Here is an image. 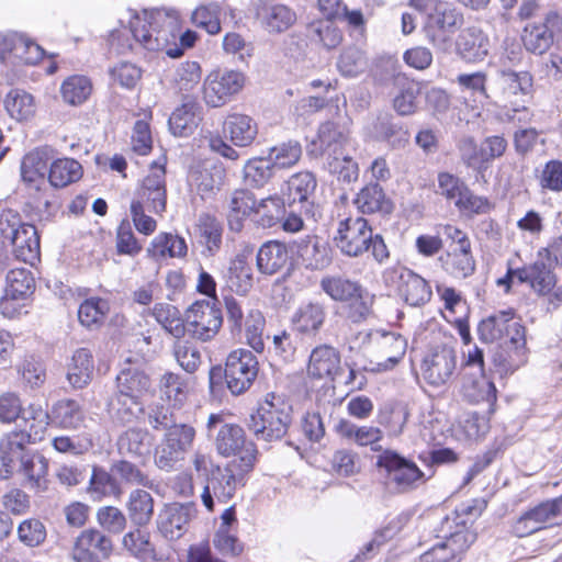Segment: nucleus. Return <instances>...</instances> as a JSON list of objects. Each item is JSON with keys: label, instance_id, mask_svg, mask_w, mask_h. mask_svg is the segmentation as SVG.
I'll list each match as a JSON object with an SVG mask.
<instances>
[{"label": "nucleus", "instance_id": "obj_41", "mask_svg": "<svg viewBox=\"0 0 562 562\" xmlns=\"http://www.w3.org/2000/svg\"><path fill=\"white\" fill-rule=\"evenodd\" d=\"M149 376L136 368L123 369L116 376V391L114 393L133 396L140 400L150 390Z\"/></svg>", "mask_w": 562, "mask_h": 562}, {"label": "nucleus", "instance_id": "obj_15", "mask_svg": "<svg viewBox=\"0 0 562 562\" xmlns=\"http://www.w3.org/2000/svg\"><path fill=\"white\" fill-rule=\"evenodd\" d=\"M245 85V76L236 70L210 72L203 82V100L212 108L226 104Z\"/></svg>", "mask_w": 562, "mask_h": 562}, {"label": "nucleus", "instance_id": "obj_4", "mask_svg": "<svg viewBox=\"0 0 562 562\" xmlns=\"http://www.w3.org/2000/svg\"><path fill=\"white\" fill-rule=\"evenodd\" d=\"M254 468L246 459L231 460L224 467L216 465L212 475L206 477L201 494L205 508L213 512L214 498L220 503H227L235 495L237 487L246 484V479Z\"/></svg>", "mask_w": 562, "mask_h": 562}, {"label": "nucleus", "instance_id": "obj_61", "mask_svg": "<svg viewBox=\"0 0 562 562\" xmlns=\"http://www.w3.org/2000/svg\"><path fill=\"white\" fill-rule=\"evenodd\" d=\"M368 67L366 53L357 46L344 48L337 60V68L345 77H357Z\"/></svg>", "mask_w": 562, "mask_h": 562}, {"label": "nucleus", "instance_id": "obj_40", "mask_svg": "<svg viewBox=\"0 0 562 562\" xmlns=\"http://www.w3.org/2000/svg\"><path fill=\"white\" fill-rule=\"evenodd\" d=\"M289 251L283 243L271 240L263 244L257 254V267L265 274L272 276L285 267Z\"/></svg>", "mask_w": 562, "mask_h": 562}, {"label": "nucleus", "instance_id": "obj_10", "mask_svg": "<svg viewBox=\"0 0 562 562\" xmlns=\"http://www.w3.org/2000/svg\"><path fill=\"white\" fill-rule=\"evenodd\" d=\"M372 227L362 216H348L339 221L334 237L336 247L349 258H359L370 250Z\"/></svg>", "mask_w": 562, "mask_h": 562}, {"label": "nucleus", "instance_id": "obj_58", "mask_svg": "<svg viewBox=\"0 0 562 562\" xmlns=\"http://www.w3.org/2000/svg\"><path fill=\"white\" fill-rule=\"evenodd\" d=\"M510 315L513 310L502 311L481 321L477 327L480 339L487 344L504 339Z\"/></svg>", "mask_w": 562, "mask_h": 562}, {"label": "nucleus", "instance_id": "obj_47", "mask_svg": "<svg viewBox=\"0 0 562 562\" xmlns=\"http://www.w3.org/2000/svg\"><path fill=\"white\" fill-rule=\"evenodd\" d=\"M442 269L457 279H464L475 270V260L471 249H452L439 257Z\"/></svg>", "mask_w": 562, "mask_h": 562}, {"label": "nucleus", "instance_id": "obj_34", "mask_svg": "<svg viewBox=\"0 0 562 562\" xmlns=\"http://www.w3.org/2000/svg\"><path fill=\"white\" fill-rule=\"evenodd\" d=\"M201 106L192 99L184 100L181 105L171 113L168 125L175 136L187 137L196 130Z\"/></svg>", "mask_w": 562, "mask_h": 562}, {"label": "nucleus", "instance_id": "obj_19", "mask_svg": "<svg viewBox=\"0 0 562 562\" xmlns=\"http://www.w3.org/2000/svg\"><path fill=\"white\" fill-rule=\"evenodd\" d=\"M256 19L260 26L271 35L282 34L297 21V14L291 7L273 0H259Z\"/></svg>", "mask_w": 562, "mask_h": 562}, {"label": "nucleus", "instance_id": "obj_17", "mask_svg": "<svg viewBox=\"0 0 562 562\" xmlns=\"http://www.w3.org/2000/svg\"><path fill=\"white\" fill-rule=\"evenodd\" d=\"M112 551L113 541L104 531L87 528L75 539L70 557L74 562H102Z\"/></svg>", "mask_w": 562, "mask_h": 562}, {"label": "nucleus", "instance_id": "obj_60", "mask_svg": "<svg viewBox=\"0 0 562 562\" xmlns=\"http://www.w3.org/2000/svg\"><path fill=\"white\" fill-rule=\"evenodd\" d=\"M307 31L313 41H317L327 49L337 47L342 41V33L331 19L312 22Z\"/></svg>", "mask_w": 562, "mask_h": 562}, {"label": "nucleus", "instance_id": "obj_50", "mask_svg": "<svg viewBox=\"0 0 562 562\" xmlns=\"http://www.w3.org/2000/svg\"><path fill=\"white\" fill-rule=\"evenodd\" d=\"M325 310L319 303H307L297 308L292 316L294 328L302 334H315L325 321Z\"/></svg>", "mask_w": 562, "mask_h": 562}, {"label": "nucleus", "instance_id": "obj_55", "mask_svg": "<svg viewBox=\"0 0 562 562\" xmlns=\"http://www.w3.org/2000/svg\"><path fill=\"white\" fill-rule=\"evenodd\" d=\"M285 202L278 196H269L256 202V222L262 227H272L284 218Z\"/></svg>", "mask_w": 562, "mask_h": 562}, {"label": "nucleus", "instance_id": "obj_27", "mask_svg": "<svg viewBox=\"0 0 562 562\" xmlns=\"http://www.w3.org/2000/svg\"><path fill=\"white\" fill-rule=\"evenodd\" d=\"M547 261L539 258L530 265L517 268L518 282L528 283L539 295H547L555 285V276Z\"/></svg>", "mask_w": 562, "mask_h": 562}, {"label": "nucleus", "instance_id": "obj_12", "mask_svg": "<svg viewBox=\"0 0 562 562\" xmlns=\"http://www.w3.org/2000/svg\"><path fill=\"white\" fill-rule=\"evenodd\" d=\"M214 445L217 453L228 458L234 456L233 460L246 459L250 465L255 467L258 456V449L254 441L247 440L245 430L236 424H223L215 438Z\"/></svg>", "mask_w": 562, "mask_h": 562}, {"label": "nucleus", "instance_id": "obj_13", "mask_svg": "<svg viewBox=\"0 0 562 562\" xmlns=\"http://www.w3.org/2000/svg\"><path fill=\"white\" fill-rule=\"evenodd\" d=\"M186 322L191 337L209 341L222 327L223 315L221 310L211 302L196 301L187 310Z\"/></svg>", "mask_w": 562, "mask_h": 562}, {"label": "nucleus", "instance_id": "obj_54", "mask_svg": "<svg viewBox=\"0 0 562 562\" xmlns=\"http://www.w3.org/2000/svg\"><path fill=\"white\" fill-rule=\"evenodd\" d=\"M82 176V167L75 159L64 158L54 161L49 169L48 181L55 188H64Z\"/></svg>", "mask_w": 562, "mask_h": 562}, {"label": "nucleus", "instance_id": "obj_49", "mask_svg": "<svg viewBox=\"0 0 562 562\" xmlns=\"http://www.w3.org/2000/svg\"><path fill=\"white\" fill-rule=\"evenodd\" d=\"M458 52L467 61L482 60L488 53V40L480 30L468 29L459 37Z\"/></svg>", "mask_w": 562, "mask_h": 562}, {"label": "nucleus", "instance_id": "obj_62", "mask_svg": "<svg viewBox=\"0 0 562 562\" xmlns=\"http://www.w3.org/2000/svg\"><path fill=\"white\" fill-rule=\"evenodd\" d=\"M302 156V147L296 140L273 146L268 151V159L273 168L286 169L296 165Z\"/></svg>", "mask_w": 562, "mask_h": 562}, {"label": "nucleus", "instance_id": "obj_29", "mask_svg": "<svg viewBox=\"0 0 562 562\" xmlns=\"http://www.w3.org/2000/svg\"><path fill=\"white\" fill-rule=\"evenodd\" d=\"M106 413L114 424L124 426L139 420L145 407L142 400L113 393L106 402Z\"/></svg>", "mask_w": 562, "mask_h": 562}, {"label": "nucleus", "instance_id": "obj_22", "mask_svg": "<svg viewBox=\"0 0 562 562\" xmlns=\"http://www.w3.org/2000/svg\"><path fill=\"white\" fill-rule=\"evenodd\" d=\"M386 274L396 277L401 281L400 293L411 306H422L430 300V285L424 278L411 269L397 266L387 270Z\"/></svg>", "mask_w": 562, "mask_h": 562}, {"label": "nucleus", "instance_id": "obj_5", "mask_svg": "<svg viewBox=\"0 0 562 562\" xmlns=\"http://www.w3.org/2000/svg\"><path fill=\"white\" fill-rule=\"evenodd\" d=\"M406 348V339L397 333L369 331L362 341L363 356L368 360L363 369L375 373L392 370L404 357Z\"/></svg>", "mask_w": 562, "mask_h": 562}, {"label": "nucleus", "instance_id": "obj_52", "mask_svg": "<svg viewBox=\"0 0 562 562\" xmlns=\"http://www.w3.org/2000/svg\"><path fill=\"white\" fill-rule=\"evenodd\" d=\"M93 501H101L106 496L119 497L122 493L117 481L104 469L94 467L87 488Z\"/></svg>", "mask_w": 562, "mask_h": 562}, {"label": "nucleus", "instance_id": "obj_63", "mask_svg": "<svg viewBox=\"0 0 562 562\" xmlns=\"http://www.w3.org/2000/svg\"><path fill=\"white\" fill-rule=\"evenodd\" d=\"M325 168L329 173L336 176L338 181L349 184L358 180V164L348 155L341 153L337 156L325 157Z\"/></svg>", "mask_w": 562, "mask_h": 562}, {"label": "nucleus", "instance_id": "obj_30", "mask_svg": "<svg viewBox=\"0 0 562 562\" xmlns=\"http://www.w3.org/2000/svg\"><path fill=\"white\" fill-rule=\"evenodd\" d=\"M554 519L552 509L546 501L521 514L512 525V532L524 538L542 530Z\"/></svg>", "mask_w": 562, "mask_h": 562}, {"label": "nucleus", "instance_id": "obj_42", "mask_svg": "<svg viewBox=\"0 0 562 562\" xmlns=\"http://www.w3.org/2000/svg\"><path fill=\"white\" fill-rule=\"evenodd\" d=\"M92 353L87 348L77 349L68 364L67 380L76 389H82L90 383L93 374Z\"/></svg>", "mask_w": 562, "mask_h": 562}, {"label": "nucleus", "instance_id": "obj_46", "mask_svg": "<svg viewBox=\"0 0 562 562\" xmlns=\"http://www.w3.org/2000/svg\"><path fill=\"white\" fill-rule=\"evenodd\" d=\"M19 418L23 423L22 429L26 430V436L36 442L42 439L47 429L50 416L42 404L31 403L26 407H22Z\"/></svg>", "mask_w": 562, "mask_h": 562}, {"label": "nucleus", "instance_id": "obj_57", "mask_svg": "<svg viewBox=\"0 0 562 562\" xmlns=\"http://www.w3.org/2000/svg\"><path fill=\"white\" fill-rule=\"evenodd\" d=\"M265 326L266 319L261 311L258 308H248L243 329L245 330L247 345L258 353H261L265 350V340L262 336Z\"/></svg>", "mask_w": 562, "mask_h": 562}, {"label": "nucleus", "instance_id": "obj_6", "mask_svg": "<svg viewBox=\"0 0 562 562\" xmlns=\"http://www.w3.org/2000/svg\"><path fill=\"white\" fill-rule=\"evenodd\" d=\"M258 374V360L247 349L233 350L226 358L225 368L212 367L209 372L210 387L214 389L224 378L233 395L246 392Z\"/></svg>", "mask_w": 562, "mask_h": 562}, {"label": "nucleus", "instance_id": "obj_24", "mask_svg": "<svg viewBox=\"0 0 562 562\" xmlns=\"http://www.w3.org/2000/svg\"><path fill=\"white\" fill-rule=\"evenodd\" d=\"M34 443L25 429L13 430L0 439V461L2 469L0 474L3 479L12 475L18 462L27 452V445Z\"/></svg>", "mask_w": 562, "mask_h": 562}, {"label": "nucleus", "instance_id": "obj_59", "mask_svg": "<svg viewBox=\"0 0 562 562\" xmlns=\"http://www.w3.org/2000/svg\"><path fill=\"white\" fill-rule=\"evenodd\" d=\"M48 463L43 454L37 451L27 452L18 462L14 472L22 473L30 483L40 484V481L47 474Z\"/></svg>", "mask_w": 562, "mask_h": 562}, {"label": "nucleus", "instance_id": "obj_44", "mask_svg": "<svg viewBox=\"0 0 562 562\" xmlns=\"http://www.w3.org/2000/svg\"><path fill=\"white\" fill-rule=\"evenodd\" d=\"M126 510L131 521L143 527L149 524L154 515V498L145 490L136 488L128 495Z\"/></svg>", "mask_w": 562, "mask_h": 562}, {"label": "nucleus", "instance_id": "obj_8", "mask_svg": "<svg viewBox=\"0 0 562 562\" xmlns=\"http://www.w3.org/2000/svg\"><path fill=\"white\" fill-rule=\"evenodd\" d=\"M195 436V428L187 423H177L169 428L155 450L154 461L158 469L166 472L176 470L192 449Z\"/></svg>", "mask_w": 562, "mask_h": 562}, {"label": "nucleus", "instance_id": "obj_35", "mask_svg": "<svg viewBox=\"0 0 562 562\" xmlns=\"http://www.w3.org/2000/svg\"><path fill=\"white\" fill-rule=\"evenodd\" d=\"M355 205L362 214H390L393 203L379 183H368L356 195Z\"/></svg>", "mask_w": 562, "mask_h": 562}, {"label": "nucleus", "instance_id": "obj_14", "mask_svg": "<svg viewBox=\"0 0 562 562\" xmlns=\"http://www.w3.org/2000/svg\"><path fill=\"white\" fill-rule=\"evenodd\" d=\"M428 11L427 37L434 45L445 48L451 35L462 24V16L451 3L446 1L436 2Z\"/></svg>", "mask_w": 562, "mask_h": 562}, {"label": "nucleus", "instance_id": "obj_51", "mask_svg": "<svg viewBox=\"0 0 562 562\" xmlns=\"http://www.w3.org/2000/svg\"><path fill=\"white\" fill-rule=\"evenodd\" d=\"M117 449L121 454L130 457H145L149 454V432L143 428H128L117 439Z\"/></svg>", "mask_w": 562, "mask_h": 562}, {"label": "nucleus", "instance_id": "obj_9", "mask_svg": "<svg viewBox=\"0 0 562 562\" xmlns=\"http://www.w3.org/2000/svg\"><path fill=\"white\" fill-rule=\"evenodd\" d=\"M376 467L386 472V485L395 493H407L423 481L424 473L415 462L393 450H384L378 456Z\"/></svg>", "mask_w": 562, "mask_h": 562}, {"label": "nucleus", "instance_id": "obj_43", "mask_svg": "<svg viewBox=\"0 0 562 562\" xmlns=\"http://www.w3.org/2000/svg\"><path fill=\"white\" fill-rule=\"evenodd\" d=\"M256 202L254 194L247 190H236L232 194L229 211L227 213V222L231 231H241L246 217L251 213L255 214Z\"/></svg>", "mask_w": 562, "mask_h": 562}, {"label": "nucleus", "instance_id": "obj_2", "mask_svg": "<svg viewBox=\"0 0 562 562\" xmlns=\"http://www.w3.org/2000/svg\"><path fill=\"white\" fill-rule=\"evenodd\" d=\"M292 408L274 394H268L255 413L247 419V428L259 441L281 440L292 422Z\"/></svg>", "mask_w": 562, "mask_h": 562}, {"label": "nucleus", "instance_id": "obj_32", "mask_svg": "<svg viewBox=\"0 0 562 562\" xmlns=\"http://www.w3.org/2000/svg\"><path fill=\"white\" fill-rule=\"evenodd\" d=\"M196 241L205 248L206 256H214L222 246L223 225L217 217L201 213L194 224Z\"/></svg>", "mask_w": 562, "mask_h": 562}, {"label": "nucleus", "instance_id": "obj_3", "mask_svg": "<svg viewBox=\"0 0 562 562\" xmlns=\"http://www.w3.org/2000/svg\"><path fill=\"white\" fill-rule=\"evenodd\" d=\"M319 285L331 300L348 303L347 317L352 323H361L372 314L374 295L358 281L342 274H328L322 278Z\"/></svg>", "mask_w": 562, "mask_h": 562}, {"label": "nucleus", "instance_id": "obj_20", "mask_svg": "<svg viewBox=\"0 0 562 562\" xmlns=\"http://www.w3.org/2000/svg\"><path fill=\"white\" fill-rule=\"evenodd\" d=\"M561 32L562 18L555 12H550L543 22L528 24L524 29L522 42L527 50L541 55L551 47L554 35Z\"/></svg>", "mask_w": 562, "mask_h": 562}, {"label": "nucleus", "instance_id": "obj_33", "mask_svg": "<svg viewBox=\"0 0 562 562\" xmlns=\"http://www.w3.org/2000/svg\"><path fill=\"white\" fill-rule=\"evenodd\" d=\"M223 133L234 145L247 147L256 139L258 126L252 117L233 113L226 116L223 123Z\"/></svg>", "mask_w": 562, "mask_h": 562}, {"label": "nucleus", "instance_id": "obj_23", "mask_svg": "<svg viewBox=\"0 0 562 562\" xmlns=\"http://www.w3.org/2000/svg\"><path fill=\"white\" fill-rule=\"evenodd\" d=\"M317 188V180L313 172L302 171L293 175L286 182L284 192L289 207L300 205L305 215L313 209V198Z\"/></svg>", "mask_w": 562, "mask_h": 562}, {"label": "nucleus", "instance_id": "obj_38", "mask_svg": "<svg viewBox=\"0 0 562 562\" xmlns=\"http://www.w3.org/2000/svg\"><path fill=\"white\" fill-rule=\"evenodd\" d=\"M225 176V169L221 164L205 162L191 171L190 181L198 192L205 196L221 189L224 184Z\"/></svg>", "mask_w": 562, "mask_h": 562}, {"label": "nucleus", "instance_id": "obj_36", "mask_svg": "<svg viewBox=\"0 0 562 562\" xmlns=\"http://www.w3.org/2000/svg\"><path fill=\"white\" fill-rule=\"evenodd\" d=\"M336 432L346 440H351L360 447L370 446L373 451H380L379 441L383 431L374 426H357L348 419H340L335 425Z\"/></svg>", "mask_w": 562, "mask_h": 562}, {"label": "nucleus", "instance_id": "obj_28", "mask_svg": "<svg viewBox=\"0 0 562 562\" xmlns=\"http://www.w3.org/2000/svg\"><path fill=\"white\" fill-rule=\"evenodd\" d=\"M475 540L471 532H456L445 542L434 546L420 557V562H459L460 553Z\"/></svg>", "mask_w": 562, "mask_h": 562}, {"label": "nucleus", "instance_id": "obj_1", "mask_svg": "<svg viewBox=\"0 0 562 562\" xmlns=\"http://www.w3.org/2000/svg\"><path fill=\"white\" fill-rule=\"evenodd\" d=\"M180 31L179 14L172 10H144L130 21L134 40L149 52H165L177 41Z\"/></svg>", "mask_w": 562, "mask_h": 562}, {"label": "nucleus", "instance_id": "obj_18", "mask_svg": "<svg viewBox=\"0 0 562 562\" xmlns=\"http://www.w3.org/2000/svg\"><path fill=\"white\" fill-rule=\"evenodd\" d=\"M132 201L146 204V210L161 214L167 204L165 164L153 162L148 175L143 179Z\"/></svg>", "mask_w": 562, "mask_h": 562}, {"label": "nucleus", "instance_id": "obj_7", "mask_svg": "<svg viewBox=\"0 0 562 562\" xmlns=\"http://www.w3.org/2000/svg\"><path fill=\"white\" fill-rule=\"evenodd\" d=\"M0 236L3 244L12 246L18 260L33 265L40 257V237L35 226L22 223L11 211L0 215Z\"/></svg>", "mask_w": 562, "mask_h": 562}, {"label": "nucleus", "instance_id": "obj_53", "mask_svg": "<svg viewBox=\"0 0 562 562\" xmlns=\"http://www.w3.org/2000/svg\"><path fill=\"white\" fill-rule=\"evenodd\" d=\"M53 420L63 428H79L85 422V413L75 400H60L52 409Z\"/></svg>", "mask_w": 562, "mask_h": 562}, {"label": "nucleus", "instance_id": "obj_16", "mask_svg": "<svg viewBox=\"0 0 562 562\" xmlns=\"http://www.w3.org/2000/svg\"><path fill=\"white\" fill-rule=\"evenodd\" d=\"M457 369V353L446 345L430 348L422 362V374L432 386H442L451 381Z\"/></svg>", "mask_w": 562, "mask_h": 562}, {"label": "nucleus", "instance_id": "obj_45", "mask_svg": "<svg viewBox=\"0 0 562 562\" xmlns=\"http://www.w3.org/2000/svg\"><path fill=\"white\" fill-rule=\"evenodd\" d=\"M146 251L154 259L167 256L170 258H182L187 255L188 247L182 237L171 233H160L150 241Z\"/></svg>", "mask_w": 562, "mask_h": 562}, {"label": "nucleus", "instance_id": "obj_26", "mask_svg": "<svg viewBox=\"0 0 562 562\" xmlns=\"http://www.w3.org/2000/svg\"><path fill=\"white\" fill-rule=\"evenodd\" d=\"M506 347L509 349L507 358L501 361L505 370H515L526 362V328L514 314L509 316L505 338Z\"/></svg>", "mask_w": 562, "mask_h": 562}, {"label": "nucleus", "instance_id": "obj_11", "mask_svg": "<svg viewBox=\"0 0 562 562\" xmlns=\"http://www.w3.org/2000/svg\"><path fill=\"white\" fill-rule=\"evenodd\" d=\"M532 76L528 71H516L504 67L499 68L495 78V91L499 92V97L506 106H510L514 111L525 106L526 98L532 89Z\"/></svg>", "mask_w": 562, "mask_h": 562}, {"label": "nucleus", "instance_id": "obj_64", "mask_svg": "<svg viewBox=\"0 0 562 562\" xmlns=\"http://www.w3.org/2000/svg\"><path fill=\"white\" fill-rule=\"evenodd\" d=\"M34 279L32 273L24 268L11 269L7 274L4 293L9 297L25 300L33 293Z\"/></svg>", "mask_w": 562, "mask_h": 562}, {"label": "nucleus", "instance_id": "obj_37", "mask_svg": "<svg viewBox=\"0 0 562 562\" xmlns=\"http://www.w3.org/2000/svg\"><path fill=\"white\" fill-rule=\"evenodd\" d=\"M462 393L472 403L496 402V387L485 372H468L463 374Z\"/></svg>", "mask_w": 562, "mask_h": 562}, {"label": "nucleus", "instance_id": "obj_39", "mask_svg": "<svg viewBox=\"0 0 562 562\" xmlns=\"http://www.w3.org/2000/svg\"><path fill=\"white\" fill-rule=\"evenodd\" d=\"M328 245L317 236H307L297 247V254L306 268L321 270L331 262Z\"/></svg>", "mask_w": 562, "mask_h": 562}, {"label": "nucleus", "instance_id": "obj_56", "mask_svg": "<svg viewBox=\"0 0 562 562\" xmlns=\"http://www.w3.org/2000/svg\"><path fill=\"white\" fill-rule=\"evenodd\" d=\"M398 85L401 89L393 99V109L401 116L412 115L417 111L420 89L406 78L398 79Z\"/></svg>", "mask_w": 562, "mask_h": 562}, {"label": "nucleus", "instance_id": "obj_31", "mask_svg": "<svg viewBox=\"0 0 562 562\" xmlns=\"http://www.w3.org/2000/svg\"><path fill=\"white\" fill-rule=\"evenodd\" d=\"M340 371L339 352L327 345L313 349L307 366V373L315 379L335 380Z\"/></svg>", "mask_w": 562, "mask_h": 562}, {"label": "nucleus", "instance_id": "obj_25", "mask_svg": "<svg viewBox=\"0 0 562 562\" xmlns=\"http://www.w3.org/2000/svg\"><path fill=\"white\" fill-rule=\"evenodd\" d=\"M347 139V134L337 124L325 122L319 126L316 139L307 147V153L315 158L337 156L344 153Z\"/></svg>", "mask_w": 562, "mask_h": 562}, {"label": "nucleus", "instance_id": "obj_48", "mask_svg": "<svg viewBox=\"0 0 562 562\" xmlns=\"http://www.w3.org/2000/svg\"><path fill=\"white\" fill-rule=\"evenodd\" d=\"M47 160L38 151L25 155L21 162V177L30 189L40 192L46 186Z\"/></svg>", "mask_w": 562, "mask_h": 562}, {"label": "nucleus", "instance_id": "obj_21", "mask_svg": "<svg viewBox=\"0 0 562 562\" xmlns=\"http://www.w3.org/2000/svg\"><path fill=\"white\" fill-rule=\"evenodd\" d=\"M194 513V505L191 503L169 504L158 516V529L165 538L169 540H177L188 530Z\"/></svg>", "mask_w": 562, "mask_h": 562}]
</instances>
